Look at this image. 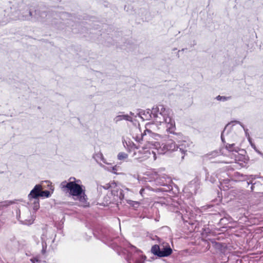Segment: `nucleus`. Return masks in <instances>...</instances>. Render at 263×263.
<instances>
[{
  "label": "nucleus",
  "mask_w": 263,
  "mask_h": 263,
  "mask_svg": "<svg viewBox=\"0 0 263 263\" xmlns=\"http://www.w3.org/2000/svg\"><path fill=\"white\" fill-rule=\"evenodd\" d=\"M128 155L125 153L121 152L118 155V159L120 160H124L127 158Z\"/></svg>",
  "instance_id": "nucleus-25"
},
{
  "label": "nucleus",
  "mask_w": 263,
  "mask_h": 263,
  "mask_svg": "<svg viewBox=\"0 0 263 263\" xmlns=\"http://www.w3.org/2000/svg\"><path fill=\"white\" fill-rule=\"evenodd\" d=\"M16 213L17 219L24 224L30 225L33 223L34 220V218L31 215L30 211L28 209H26V213L30 216V218L28 219L26 218L24 213L23 214L22 217L21 216L20 209H17Z\"/></svg>",
  "instance_id": "nucleus-9"
},
{
  "label": "nucleus",
  "mask_w": 263,
  "mask_h": 263,
  "mask_svg": "<svg viewBox=\"0 0 263 263\" xmlns=\"http://www.w3.org/2000/svg\"><path fill=\"white\" fill-rule=\"evenodd\" d=\"M41 197L48 198L50 196V193L48 190L42 191L41 190Z\"/></svg>",
  "instance_id": "nucleus-24"
},
{
  "label": "nucleus",
  "mask_w": 263,
  "mask_h": 263,
  "mask_svg": "<svg viewBox=\"0 0 263 263\" xmlns=\"http://www.w3.org/2000/svg\"><path fill=\"white\" fill-rule=\"evenodd\" d=\"M152 253L159 257H167L172 253V249L168 246L167 247L163 246L160 248L158 245H155L152 246L151 249Z\"/></svg>",
  "instance_id": "nucleus-7"
},
{
  "label": "nucleus",
  "mask_w": 263,
  "mask_h": 263,
  "mask_svg": "<svg viewBox=\"0 0 263 263\" xmlns=\"http://www.w3.org/2000/svg\"><path fill=\"white\" fill-rule=\"evenodd\" d=\"M205 180L210 181L211 183H214L216 182V177L214 175H211V176H207L205 178Z\"/></svg>",
  "instance_id": "nucleus-27"
},
{
  "label": "nucleus",
  "mask_w": 263,
  "mask_h": 263,
  "mask_svg": "<svg viewBox=\"0 0 263 263\" xmlns=\"http://www.w3.org/2000/svg\"><path fill=\"white\" fill-rule=\"evenodd\" d=\"M15 203V201H5L0 202V213H2V211L5 208L7 207L10 204Z\"/></svg>",
  "instance_id": "nucleus-19"
},
{
  "label": "nucleus",
  "mask_w": 263,
  "mask_h": 263,
  "mask_svg": "<svg viewBox=\"0 0 263 263\" xmlns=\"http://www.w3.org/2000/svg\"><path fill=\"white\" fill-rule=\"evenodd\" d=\"M40 208V203L39 199L35 200L33 202V210L35 212Z\"/></svg>",
  "instance_id": "nucleus-28"
},
{
  "label": "nucleus",
  "mask_w": 263,
  "mask_h": 263,
  "mask_svg": "<svg viewBox=\"0 0 263 263\" xmlns=\"http://www.w3.org/2000/svg\"><path fill=\"white\" fill-rule=\"evenodd\" d=\"M250 183L252 184V185L251 186V191H253L254 187V184H252V182L250 183L249 182H247L248 185H249L250 184Z\"/></svg>",
  "instance_id": "nucleus-35"
},
{
  "label": "nucleus",
  "mask_w": 263,
  "mask_h": 263,
  "mask_svg": "<svg viewBox=\"0 0 263 263\" xmlns=\"http://www.w3.org/2000/svg\"><path fill=\"white\" fill-rule=\"evenodd\" d=\"M42 189V186L41 184H36L35 185L28 196L29 200L31 201L33 199L35 200L39 199L38 198L41 197L40 192Z\"/></svg>",
  "instance_id": "nucleus-11"
},
{
  "label": "nucleus",
  "mask_w": 263,
  "mask_h": 263,
  "mask_svg": "<svg viewBox=\"0 0 263 263\" xmlns=\"http://www.w3.org/2000/svg\"><path fill=\"white\" fill-rule=\"evenodd\" d=\"M139 256L138 258H135L134 256H131L130 258L127 259V261L130 263L131 261H133L134 263H144L145 260L146 259V256L145 255H143L142 253L141 255H138Z\"/></svg>",
  "instance_id": "nucleus-15"
},
{
  "label": "nucleus",
  "mask_w": 263,
  "mask_h": 263,
  "mask_svg": "<svg viewBox=\"0 0 263 263\" xmlns=\"http://www.w3.org/2000/svg\"><path fill=\"white\" fill-rule=\"evenodd\" d=\"M130 115H132V116H134V114L132 112H130Z\"/></svg>",
  "instance_id": "nucleus-39"
},
{
  "label": "nucleus",
  "mask_w": 263,
  "mask_h": 263,
  "mask_svg": "<svg viewBox=\"0 0 263 263\" xmlns=\"http://www.w3.org/2000/svg\"><path fill=\"white\" fill-rule=\"evenodd\" d=\"M248 176L242 174H240L239 172H235L232 175V181H243L248 180Z\"/></svg>",
  "instance_id": "nucleus-13"
},
{
  "label": "nucleus",
  "mask_w": 263,
  "mask_h": 263,
  "mask_svg": "<svg viewBox=\"0 0 263 263\" xmlns=\"http://www.w3.org/2000/svg\"><path fill=\"white\" fill-rule=\"evenodd\" d=\"M213 247L222 253H224L227 250V245L226 243L216 242L215 240H211Z\"/></svg>",
  "instance_id": "nucleus-12"
},
{
  "label": "nucleus",
  "mask_w": 263,
  "mask_h": 263,
  "mask_svg": "<svg viewBox=\"0 0 263 263\" xmlns=\"http://www.w3.org/2000/svg\"><path fill=\"white\" fill-rule=\"evenodd\" d=\"M187 187L192 194H196L197 190L199 188L198 180L197 179L192 180L188 184Z\"/></svg>",
  "instance_id": "nucleus-14"
},
{
  "label": "nucleus",
  "mask_w": 263,
  "mask_h": 263,
  "mask_svg": "<svg viewBox=\"0 0 263 263\" xmlns=\"http://www.w3.org/2000/svg\"><path fill=\"white\" fill-rule=\"evenodd\" d=\"M163 145V149L165 151V152L167 151H175L177 155L180 154L182 159H184L186 151L182 147L176 146L175 142L171 139Z\"/></svg>",
  "instance_id": "nucleus-6"
},
{
  "label": "nucleus",
  "mask_w": 263,
  "mask_h": 263,
  "mask_svg": "<svg viewBox=\"0 0 263 263\" xmlns=\"http://www.w3.org/2000/svg\"><path fill=\"white\" fill-rule=\"evenodd\" d=\"M250 143H251V145L252 146V147L254 149V150L259 154H260V155H262V154L257 149V148L256 147L255 145L254 144H253L251 142H250Z\"/></svg>",
  "instance_id": "nucleus-32"
},
{
  "label": "nucleus",
  "mask_w": 263,
  "mask_h": 263,
  "mask_svg": "<svg viewBox=\"0 0 263 263\" xmlns=\"http://www.w3.org/2000/svg\"><path fill=\"white\" fill-rule=\"evenodd\" d=\"M112 171L113 172L115 173V171H117V168H116V166H114L112 167Z\"/></svg>",
  "instance_id": "nucleus-36"
},
{
  "label": "nucleus",
  "mask_w": 263,
  "mask_h": 263,
  "mask_svg": "<svg viewBox=\"0 0 263 263\" xmlns=\"http://www.w3.org/2000/svg\"><path fill=\"white\" fill-rule=\"evenodd\" d=\"M232 122H235V123H236L237 124H240L241 125V126L243 128L246 134L247 133L248 129H246L245 127V126L241 122H240L238 121H234Z\"/></svg>",
  "instance_id": "nucleus-31"
},
{
  "label": "nucleus",
  "mask_w": 263,
  "mask_h": 263,
  "mask_svg": "<svg viewBox=\"0 0 263 263\" xmlns=\"http://www.w3.org/2000/svg\"><path fill=\"white\" fill-rule=\"evenodd\" d=\"M32 16V12L30 10H29L26 14H23L22 16V18L21 19L23 20H30Z\"/></svg>",
  "instance_id": "nucleus-23"
},
{
  "label": "nucleus",
  "mask_w": 263,
  "mask_h": 263,
  "mask_svg": "<svg viewBox=\"0 0 263 263\" xmlns=\"http://www.w3.org/2000/svg\"><path fill=\"white\" fill-rule=\"evenodd\" d=\"M113 186H116V183L114 181L106 184L103 186V187L105 190H108L112 187Z\"/></svg>",
  "instance_id": "nucleus-26"
},
{
  "label": "nucleus",
  "mask_w": 263,
  "mask_h": 263,
  "mask_svg": "<svg viewBox=\"0 0 263 263\" xmlns=\"http://www.w3.org/2000/svg\"><path fill=\"white\" fill-rule=\"evenodd\" d=\"M76 182H79L80 180H78L76 181H73L69 182L64 181L61 183V185L63 189H65V191L68 192L71 196L76 197V199L82 203L84 206H86L88 203V198L85 194V187L78 184Z\"/></svg>",
  "instance_id": "nucleus-3"
},
{
  "label": "nucleus",
  "mask_w": 263,
  "mask_h": 263,
  "mask_svg": "<svg viewBox=\"0 0 263 263\" xmlns=\"http://www.w3.org/2000/svg\"><path fill=\"white\" fill-rule=\"evenodd\" d=\"M143 191V190H140V193H141V192Z\"/></svg>",
  "instance_id": "nucleus-41"
},
{
  "label": "nucleus",
  "mask_w": 263,
  "mask_h": 263,
  "mask_svg": "<svg viewBox=\"0 0 263 263\" xmlns=\"http://www.w3.org/2000/svg\"><path fill=\"white\" fill-rule=\"evenodd\" d=\"M230 123H228L226 126L225 127L224 129H223V130L222 131L221 134V141L222 142V143L223 144H226V141H225V139L224 138V136H223V133L226 129V128H227V127L230 124Z\"/></svg>",
  "instance_id": "nucleus-30"
},
{
  "label": "nucleus",
  "mask_w": 263,
  "mask_h": 263,
  "mask_svg": "<svg viewBox=\"0 0 263 263\" xmlns=\"http://www.w3.org/2000/svg\"><path fill=\"white\" fill-rule=\"evenodd\" d=\"M95 158L97 160H100L102 161L103 163H107L105 159H104V158L103 157V154L101 153L96 154L95 156Z\"/></svg>",
  "instance_id": "nucleus-22"
},
{
  "label": "nucleus",
  "mask_w": 263,
  "mask_h": 263,
  "mask_svg": "<svg viewBox=\"0 0 263 263\" xmlns=\"http://www.w3.org/2000/svg\"><path fill=\"white\" fill-rule=\"evenodd\" d=\"M216 99L218 101H226L229 99H231V97H225V96H218L216 97Z\"/></svg>",
  "instance_id": "nucleus-29"
},
{
  "label": "nucleus",
  "mask_w": 263,
  "mask_h": 263,
  "mask_svg": "<svg viewBox=\"0 0 263 263\" xmlns=\"http://www.w3.org/2000/svg\"><path fill=\"white\" fill-rule=\"evenodd\" d=\"M157 136V135L152 133L150 130L146 129L143 133L141 134L140 136H136L135 139V140L138 142H141V141H143L148 143L149 144H152L153 142L150 141L151 138Z\"/></svg>",
  "instance_id": "nucleus-8"
},
{
  "label": "nucleus",
  "mask_w": 263,
  "mask_h": 263,
  "mask_svg": "<svg viewBox=\"0 0 263 263\" xmlns=\"http://www.w3.org/2000/svg\"><path fill=\"white\" fill-rule=\"evenodd\" d=\"M100 234L103 239V241L112 248L115 249L120 246L124 249H127L128 252L127 259L130 258L131 256H133L132 255L133 252L137 255H141L142 253L141 250L125 240L123 239L118 242L119 238L114 236V232L111 229L105 227L102 228L100 230Z\"/></svg>",
  "instance_id": "nucleus-2"
},
{
  "label": "nucleus",
  "mask_w": 263,
  "mask_h": 263,
  "mask_svg": "<svg viewBox=\"0 0 263 263\" xmlns=\"http://www.w3.org/2000/svg\"><path fill=\"white\" fill-rule=\"evenodd\" d=\"M46 235L45 234H43L42 235V236L41 237L42 238V252H45V250L46 249V248H47V243H46V240L47 239H46Z\"/></svg>",
  "instance_id": "nucleus-20"
},
{
  "label": "nucleus",
  "mask_w": 263,
  "mask_h": 263,
  "mask_svg": "<svg viewBox=\"0 0 263 263\" xmlns=\"http://www.w3.org/2000/svg\"><path fill=\"white\" fill-rule=\"evenodd\" d=\"M167 202L166 205L168 210L173 212L178 213L179 214L181 215L182 219L184 220L183 214L184 211L186 213L187 212L186 209H185L180 203L174 199H170V200Z\"/></svg>",
  "instance_id": "nucleus-5"
},
{
  "label": "nucleus",
  "mask_w": 263,
  "mask_h": 263,
  "mask_svg": "<svg viewBox=\"0 0 263 263\" xmlns=\"http://www.w3.org/2000/svg\"><path fill=\"white\" fill-rule=\"evenodd\" d=\"M236 161H238L237 163L241 166L244 167L245 164L247 163L248 159L244 156H238L236 158Z\"/></svg>",
  "instance_id": "nucleus-18"
},
{
  "label": "nucleus",
  "mask_w": 263,
  "mask_h": 263,
  "mask_svg": "<svg viewBox=\"0 0 263 263\" xmlns=\"http://www.w3.org/2000/svg\"><path fill=\"white\" fill-rule=\"evenodd\" d=\"M122 120L132 122L133 121V118L128 115H122L117 116L114 119L115 122L116 123Z\"/></svg>",
  "instance_id": "nucleus-16"
},
{
  "label": "nucleus",
  "mask_w": 263,
  "mask_h": 263,
  "mask_svg": "<svg viewBox=\"0 0 263 263\" xmlns=\"http://www.w3.org/2000/svg\"><path fill=\"white\" fill-rule=\"evenodd\" d=\"M225 148L227 150L230 152H238L239 148L238 147L235 146V144L226 143Z\"/></svg>",
  "instance_id": "nucleus-17"
},
{
  "label": "nucleus",
  "mask_w": 263,
  "mask_h": 263,
  "mask_svg": "<svg viewBox=\"0 0 263 263\" xmlns=\"http://www.w3.org/2000/svg\"><path fill=\"white\" fill-rule=\"evenodd\" d=\"M156 187H151L155 192H167L173 190V182L171 177L165 174L157 177L154 180Z\"/></svg>",
  "instance_id": "nucleus-4"
},
{
  "label": "nucleus",
  "mask_w": 263,
  "mask_h": 263,
  "mask_svg": "<svg viewBox=\"0 0 263 263\" xmlns=\"http://www.w3.org/2000/svg\"><path fill=\"white\" fill-rule=\"evenodd\" d=\"M55 237H56V235H55V234H54V238H53V240H52V242H54V240H55Z\"/></svg>",
  "instance_id": "nucleus-38"
},
{
  "label": "nucleus",
  "mask_w": 263,
  "mask_h": 263,
  "mask_svg": "<svg viewBox=\"0 0 263 263\" xmlns=\"http://www.w3.org/2000/svg\"><path fill=\"white\" fill-rule=\"evenodd\" d=\"M166 125V130L170 132L172 135L170 136V137L171 140L174 142H179L182 139V135L180 133H175V130L176 129L175 123L174 122V128H172V129H169V126L167 123H164Z\"/></svg>",
  "instance_id": "nucleus-10"
},
{
  "label": "nucleus",
  "mask_w": 263,
  "mask_h": 263,
  "mask_svg": "<svg viewBox=\"0 0 263 263\" xmlns=\"http://www.w3.org/2000/svg\"><path fill=\"white\" fill-rule=\"evenodd\" d=\"M211 229H209V228H203V232H205V233H210L211 232Z\"/></svg>",
  "instance_id": "nucleus-33"
},
{
  "label": "nucleus",
  "mask_w": 263,
  "mask_h": 263,
  "mask_svg": "<svg viewBox=\"0 0 263 263\" xmlns=\"http://www.w3.org/2000/svg\"><path fill=\"white\" fill-rule=\"evenodd\" d=\"M172 111L166 108L163 105H160L153 107L152 110H140L137 114L143 120H153L156 123H167L169 129L174 128V120L171 116Z\"/></svg>",
  "instance_id": "nucleus-1"
},
{
  "label": "nucleus",
  "mask_w": 263,
  "mask_h": 263,
  "mask_svg": "<svg viewBox=\"0 0 263 263\" xmlns=\"http://www.w3.org/2000/svg\"><path fill=\"white\" fill-rule=\"evenodd\" d=\"M135 204L136 205H138V203L137 202H135Z\"/></svg>",
  "instance_id": "nucleus-40"
},
{
  "label": "nucleus",
  "mask_w": 263,
  "mask_h": 263,
  "mask_svg": "<svg viewBox=\"0 0 263 263\" xmlns=\"http://www.w3.org/2000/svg\"><path fill=\"white\" fill-rule=\"evenodd\" d=\"M236 263H241V259H237L236 260Z\"/></svg>",
  "instance_id": "nucleus-37"
},
{
  "label": "nucleus",
  "mask_w": 263,
  "mask_h": 263,
  "mask_svg": "<svg viewBox=\"0 0 263 263\" xmlns=\"http://www.w3.org/2000/svg\"><path fill=\"white\" fill-rule=\"evenodd\" d=\"M231 181H232V180L228 179H223L222 182H220V186H220V189H223L224 190L227 189H224V187L223 186V184H226V186L228 189L229 188V183L231 182Z\"/></svg>",
  "instance_id": "nucleus-21"
},
{
  "label": "nucleus",
  "mask_w": 263,
  "mask_h": 263,
  "mask_svg": "<svg viewBox=\"0 0 263 263\" xmlns=\"http://www.w3.org/2000/svg\"><path fill=\"white\" fill-rule=\"evenodd\" d=\"M30 260L32 263H36L39 261L37 258H31Z\"/></svg>",
  "instance_id": "nucleus-34"
}]
</instances>
